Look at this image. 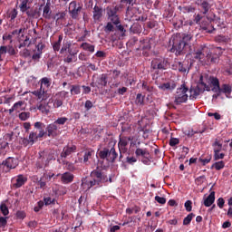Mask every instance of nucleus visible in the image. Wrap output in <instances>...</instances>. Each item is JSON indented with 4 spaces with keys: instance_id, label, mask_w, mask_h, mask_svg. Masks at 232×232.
Listing matches in <instances>:
<instances>
[{
    "instance_id": "1",
    "label": "nucleus",
    "mask_w": 232,
    "mask_h": 232,
    "mask_svg": "<svg viewBox=\"0 0 232 232\" xmlns=\"http://www.w3.org/2000/svg\"><path fill=\"white\" fill-rule=\"evenodd\" d=\"M193 39V35L191 34H186L184 36H181L180 34H177L175 35H172L169 44H172V47L170 48V52L172 53H175L179 57V55H184L188 53V50L191 48L189 46V40Z\"/></svg>"
},
{
    "instance_id": "2",
    "label": "nucleus",
    "mask_w": 232,
    "mask_h": 232,
    "mask_svg": "<svg viewBox=\"0 0 232 232\" xmlns=\"http://www.w3.org/2000/svg\"><path fill=\"white\" fill-rule=\"evenodd\" d=\"M91 180L82 181V186L84 189H92V188H101L102 184L108 182V175L104 170L97 168L91 172Z\"/></svg>"
},
{
    "instance_id": "3",
    "label": "nucleus",
    "mask_w": 232,
    "mask_h": 232,
    "mask_svg": "<svg viewBox=\"0 0 232 232\" xmlns=\"http://www.w3.org/2000/svg\"><path fill=\"white\" fill-rule=\"evenodd\" d=\"M119 10H121V6L119 5H111L106 8V15L109 22L105 26V30H113V26H116L118 30H124V27L121 24V18L117 14Z\"/></svg>"
},
{
    "instance_id": "4",
    "label": "nucleus",
    "mask_w": 232,
    "mask_h": 232,
    "mask_svg": "<svg viewBox=\"0 0 232 232\" xmlns=\"http://www.w3.org/2000/svg\"><path fill=\"white\" fill-rule=\"evenodd\" d=\"M34 128L36 130H39L38 133L37 131L33 130L29 133L28 138H22L21 144L24 148H28V146H34V144L37 142L39 139H43V137H44V123L41 121H36L34 123Z\"/></svg>"
},
{
    "instance_id": "5",
    "label": "nucleus",
    "mask_w": 232,
    "mask_h": 232,
    "mask_svg": "<svg viewBox=\"0 0 232 232\" xmlns=\"http://www.w3.org/2000/svg\"><path fill=\"white\" fill-rule=\"evenodd\" d=\"M206 56L203 60V64H207V66H211V64H217L218 61H220V57L222 56V53H224V49L222 47H216L214 49V53H211L210 51H206Z\"/></svg>"
},
{
    "instance_id": "6",
    "label": "nucleus",
    "mask_w": 232,
    "mask_h": 232,
    "mask_svg": "<svg viewBox=\"0 0 232 232\" xmlns=\"http://www.w3.org/2000/svg\"><path fill=\"white\" fill-rule=\"evenodd\" d=\"M188 92H189V88L186 85V83H183L180 85L179 88L176 90V92L174 93V102L178 106L179 104H184L185 102H188V98L189 95H188Z\"/></svg>"
},
{
    "instance_id": "7",
    "label": "nucleus",
    "mask_w": 232,
    "mask_h": 232,
    "mask_svg": "<svg viewBox=\"0 0 232 232\" xmlns=\"http://www.w3.org/2000/svg\"><path fill=\"white\" fill-rule=\"evenodd\" d=\"M40 41L37 42V38H35L33 43H35V48L34 54L32 55L33 61H39L41 59L43 53H44V50L46 48V42L44 39L39 38Z\"/></svg>"
},
{
    "instance_id": "8",
    "label": "nucleus",
    "mask_w": 232,
    "mask_h": 232,
    "mask_svg": "<svg viewBox=\"0 0 232 232\" xmlns=\"http://www.w3.org/2000/svg\"><path fill=\"white\" fill-rule=\"evenodd\" d=\"M150 68L157 72H164L168 70V61L164 58H155L150 63Z\"/></svg>"
},
{
    "instance_id": "9",
    "label": "nucleus",
    "mask_w": 232,
    "mask_h": 232,
    "mask_svg": "<svg viewBox=\"0 0 232 232\" xmlns=\"http://www.w3.org/2000/svg\"><path fill=\"white\" fill-rule=\"evenodd\" d=\"M206 52V45H200L197 50L194 51L190 47L188 50V54L192 55L193 59H196V61H199V63H204V53Z\"/></svg>"
},
{
    "instance_id": "10",
    "label": "nucleus",
    "mask_w": 232,
    "mask_h": 232,
    "mask_svg": "<svg viewBox=\"0 0 232 232\" xmlns=\"http://www.w3.org/2000/svg\"><path fill=\"white\" fill-rule=\"evenodd\" d=\"M82 10V5L81 4H77L76 1H72L69 4V14L72 19H79V14Z\"/></svg>"
},
{
    "instance_id": "11",
    "label": "nucleus",
    "mask_w": 232,
    "mask_h": 232,
    "mask_svg": "<svg viewBox=\"0 0 232 232\" xmlns=\"http://www.w3.org/2000/svg\"><path fill=\"white\" fill-rule=\"evenodd\" d=\"M61 135V130H59V127L55 123L48 124L44 130V137H50L51 139H55Z\"/></svg>"
},
{
    "instance_id": "12",
    "label": "nucleus",
    "mask_w": 232,
    "mask_h": 232,
    "mask_svg": "<svg viewBox=\"0 0 232 232\" xmlns=\"http://www.w3.org/2000/svg\"><path fill=\"white\" fill-rule=\"evenodd\" d=\"M130 140H133L132 136H120V140L118 142L120 153H126L128 151V145L130 144Z\"/></svg>"
},
{
    "instance_id": "13",
    "label": "nucleus",
    "mask_w": 232,
    "mask_h": 232,
    "mask_svg": "<svg viewBox=\"0 0 232 232\" xmlns=\"http://www.w3.org/2000/svg\"><path fill=\"white\" fill-rule=\"evenodd\" d=\"M66 97H68V92L62 91L55 94V100L53 102V108H61L63 106L64 101L66 100Z\"/></svg>"
},
{
    "instance_id": "14",
    "label": "nucleus",
    "mask_w": 232,
    "mask_h": 232,
    "mask_svg": "<svg viewBox=\"0 0 232 232\" xmlns=\"http://www.w3.org/2000/svg\"><path fill=\"white\" fill-rule=\"evenodd\" d=\"M18 35H19V42H20L18 48H24L25 46H30V44H32V38H30L31 36L24 35V31L19 30Z\"/></svg>"
},
{
    "instance_id": "15",
    "label": "nucleus",
    "mask_w": 232,
    "mask_h": 232,
    "mask_svg": "<svg viewBox=\"0 0 232 232\" xmlns=\"http://www.w3.org/2000/svg\"><path fill=\"white\" fill-rule=\"evenodd\" d=\"M27 181L28 178L23 174H20L16 178L12 179L13 188L19 189V188H23Z\"/></svg>"
},
{
    "instance_id": "16",
    "label": "nucleus",
    "mask_w": 232,
    "mask_h": 232,
    "mask_svg": "<svg viewBox=\"0 0 232 232\" xmlns=\"http://www.w3.org/2000/svg\"><path fill=\"white\" fill-rule=\"evenodd\" d=\"M43 6L44 5H41L39 7L29 9V11H27V17L29 19H39L43 14Z\"/></svg>"
},
{
    "instance_id": "17",
    "label": "nucleus",
    "mask_w": 232,
    "mask_h": 232,
    "mask_svg": "<svg viewBox=\"0 0 232 232\" xmlns=\"http://www.w3.org/2000/svg\"><path fill=\"white\" fill-rule=\"evenodd\" d=\"M53 99H49L48 102H40L37 104V110L44 113V115H48L50 113V104H53Z\"/></svg>"
},
{
    "instance_id": "18",
    "label": "nucleus",
    "mask_w": 232,
    "mask_h": 232,
    "mask_svg": "<svg viewBox=\"0 0 232 232\" xmlns=\"http://www.w3.org/2000/svg\"><path fill=\"white\" fill-rule=\"evenodd\" d=\"M2 165L5 166L7 169H15L16 166H19V160L9 157L2 162Z\"/></svg>"
},
{
    "instance_id": "19",
    "label": "nucleus",
    "mask_w": 232,
    "mask_h": 232,
    "mask_svg": "<svg viewBox=\"0 0 232 232\" xmlns=\"http://www.w3.org/2000/svg\"><path fill=\"white\" fill-rule=\"evenodd\" d=\"M32 93L34 95V97L37 98L38 101H41V102L46 101L48 99V97H50L48 95V91H46V89H43L40 87V89L32 92Z\"/></svg>"
},
{
    "instance_id": "20",
    "label": "nucleus",
    "mask_w": 232,
    "mask_h": 232,
    "mask_svg": "<svg viewBox=\"0 0 232 232\" xmlns=\"http://www.w3.org/2000/svg\"><path fill=\"white\" fill-rule=\"evenodd\" d=\"M189 99L190 101H195L197 99V97H198V95H200V93H204V89H202V87L200 86V83H198L197 86L195 87H191L189 89Z\"/></svg>"
},
{
    "instance_id": "21",
    "label": "nucleus",
    "mask_w": 232,
    "mask_h": 232,
    "mask_svg": "<svg viewBox=\"0 0 232 232\" xmlns=\"http://www.w3.org/2000/svg\"><path fill=\"white\" fill-rule=\"evenodd\" d=\"M109 32L111 35V41L113 42L124 39V37H126V30H110Z\"/></svg>"
},
{
    "instance_id": "22",
    "label": "nucleus",
    "mask_w": 232,
    "mask_h": 232,
    "mask_svg": "<svg viewBox=\"0 0 232 232\" xmlns=\"http://www.w3.org/2000/svg\"><path fill=\"white\" fill-rule=\"evenodd\" d=\"M75 151H77V146L67 145V146L63 147V151L60 154V157L62 159H66V157H70V155H72V153H75Z\"/></svg>"
},
{
    "instance_id": "23",
    "label": "nucleus",
    "mask_w": 232,
    "mask_h": 232,
    "mask_svg": "<svg viewBox=\"0 0 232 232\" xmlns=\"http://www.w3.org/2000/svg\"><path fill=\"white\" fill-rule=\"evenodd\" d=\"M57 177H61L62 184H72L75 176L71 172H64L63 174H58Z\"/></svg>"
},
{
    "instance_id": "24",
    "label": "nucleus",
    "mask_w": 232,
    "mask_h": 232,
    "mask_svg": "<svg viewBox=\"0 0 232 232\" xmlns=\"http://www.w3.org/2000/svg\"><path fill=\"white\" fill-rule=\"evenodd\" d=\"M54 176L53 173L52 174H44L40 180L38 181V186L40 189H44L46 188V182H50L52 180V178Z\"/></svg>"
},
{
    "instance_id": "25",
    "label": "nucleus",
    "mask_w": 232,
    "mask_h": 232,
    "mask_svg": "<svg viewBox=\"0 0 232 232\" xmlns=\"http://www.w3.org/2000/svg\"><path fill=\"white\" fill-rule=\"evenodd\" d=\"M231 92L232 86L230 84L224 83L221 85V87H219V90H218L217 95L220 96L222 93H224L226 97H229V95H231Z\"/></svg>"
},
{
    "instance_id": "26",
    "label": "nucleus",
    "mask_w": 232,
    "mask_h": 232,
    "mask_svg": "<svg viewBox=\"0 0 232 232\" xmlns=\"http://www.w3.org/2000/svg\"><path fill=\"white\" fill-rule=\"evenodd\" d=\"M209 82L213 86V88L211 89L212 92H214V93H218V90L220 89V81L218 80V78L210 76Z\"/></svg>"
},
{
    "instance_id": "27",
    "label": "nucleus",
    "mask_w": 232,
    "mask_h": 232,
    "mask_svg": "<svg viewBox=\"0 0 232 232\" xmlns=\"http://www.w3.org/2000/svg\"><path fill=\"white\" fill-rule=\"evenodd\" d=\"M40 88L46 90V88H50L52 86V78L51 77H43L39 81Z\"/></svg>"
},
{
    "instance_id": "28",
    "label": "nucleus",
    "mask_w": 232,
    "mask_h": 232,
    "mask_svg": "<svg viewBox=\"0 0 232 232\" xmlns=\"http://www.w3.org/2000/svg\"><path fill=\"white\" fill-rule=\"evenodd\" d=\"M213 204H215V191L210 192V194L204 200V206L206 208H211Z\"/></svg>"
},
{
    "instance_id": "29",
    "label": "nucleus",
    "mask_w": 232,
    "mask_h": 232,
    "mask_svg": "<svg viewBox=\"0 0 232 232\" xmlns=\"http://www.w3.org/2000/svg\"><path fill=\"white\" fill-rule=\"evenodd\" d=\"M42 15L44 17V19H51L52 17V8L50 7V4H46L42 7Z\"/></svg>"
},
{
    "instance_id": "30",
    "label": "nucleus",
    "mask_w": 232,
    "mask_h": 232,
    "mask_svg": "<svg viewBox=\"0 0 232 232\" xmlns=\"http://www.w3.org/2000/svg\"><path fill=\"white\" fill-rule=\"evenodd\" d=\"M117 157H119V154L117 153V151L115 150V148L112 147L110 150H109V157H108V162H115V160H117Z\"/></svg>"
},
{
    "instance_id": "31",
    "label": "nucleus",
    "mask_w": 232,
    "mask_h": 232,
    "mask_svg": "<svg viewBox=\"0 0 232 232\" xmlns=\"http://www.w3.org/2000/svg\"><path fill=\"white\" fill-rule=\"evenodd\" d=\"M93 155H95V151H93L92 150H85L83 155V163L89 164L90 159H92Z\"/></svg>"
},
{
    "instance_id": "32",
    "label": "nucleus",
    "mask_w": 232,
    "mask_h": 232,
    "mask_svg": "<svg viewBox=\"0 0 232 232\" xmlns=\"http://www.w3.org/2000/svg\"><path fill=\"white\" fill-rule=\"evenodd\" d=\"M204 20V16H202L200 14L194 15V20L188 22L189 26H193V24H198L200 26L201 22Z\"/></svg>"
},
{
    "instance_id": "33",
    "label": "nucleus",
    "mask_w": 232,
    "mask_h": 232,
    "mask_svg": "<svg viewBox=\"0 0 232 232\" xmlns=\"http://www.w3.org/2000/svg\"><path fill=\"white\" fill-rule=\"evenodd\" d=\"M178 10H179V12H181V14H193V12H195V7H193L191 5H188V6L179 5L178 7Z\"/></svg>"
},
{
    "instance_id": "34",
    "label": "nucleus",
    "mask_w": 232,
    "mask_h": 232,
    "mask_svg": "<svg viewBox=\"0 0 232 232\" xmlns=\"http://www.w3.org/2000/svg\"><path fill=\"white\" fill-rule=\"evenodd\" d=\"M102 17V9L101 7L95 5L93 8V19L95 21H99Z\"/></svg>"
},
{
    "instance_id": "35",
    "label": "nucleus",
    "mask_w": 232,
    "mask_h": 232,
    "mask_svg": "<svg viewBox=\"0 0 232 232\" xmlns=\"http://www.w3.org/2000/svg\"><path fill=\"white\" fill-rule=\"evenodd\" d=\"M80 48H82V50H84L85 52H90L91 53H93V52H95V45H92L89 43H82Z\"/></svg>"
},
{
    "instance_id": "36",
    "label": "nucleus",
    "mask_w": 232,
    "mask_h": 232,
    "mask_svg": "<svg viewBox=\"0 0 232 232\" xmlns=\"http://www.w3.org/2000/svg\"><path fill=\"white\" fill-rule=\"evenodd\" d=\"M136 157H150V151L147 149L138 148L135 150Z\"/></svg>"
},
{
    "instance_id": "37",
    "label": "nucleus",
    "mask_w": 232,
    "mask_h": 232,
    "mask_svg": "<svg viewBox=\"0 0 232 232\" xmlns=\"http://www.w3.org/2000/svg\"><path fill=\"white\" fill-rule=\"evenodd\" d=\"M24 105V102L19 101L13 105V108L16 111V113H20L21 111H24V108L23 107Z\"/></svg>"
},
{
    "instance_id": "38",
    "label": "nucleus",
    "mask_w": 232,
    "mask_h": 232,
    "mask_svg": "<svg viewBox=\"0 0 232 232\" xmlns=\"http://www.w3.org/2000/svg\"><path fill=\"white\" fill-rule=\"evenodd\" d=\"M137 43H139V39L133 37L132 39H130L129 42H127V46H130L131 48H134V50H136L137 52H139V50H140L141 47H138L137 46Z\"/></svg>"
},
{
    "instance_id": "39",
    "label": "nucleus",
    "mask_w": 232,
    "mask_h": 232,
    "mask_svg": "<svg viewBox=\"0 0 232 232\" xmlns=\"http://www.w3.org/2000/svg\"><path fill=\"white\" fill-rule=\"evenodd\" d=\"M213 168H215L217 171H220V169L226 168V162H224V160L217 161L210 167V169H213Z\"/></svg>"
},
{
    "instance_id": "40",
    "label": "nucleus",
    "mask_w": 232,
    "mask_h": 232,
    "mask_svg": "<svg viewBox=\"0 0 232 232\" xmlns=\"http://www.w3.org/2000/svg\"><path fill=\"white\" fill-rule=\"evenodd\" d=\"M198 82L199 86H202L201 88L204 90V92H211V86L204 82V75H200Z\"/></svg>"
},
{
    "instance_id": "41",
    "label": "nucleus",
    "mask_w": 232,
    "mask_h": 232,
    "mask_svg": "<svg viewBox=\"0 0 232 232\" xmlns=\"http://www.w3.org/2000/svg\"><path fill=\"white\" fill-rule=\"evenodd\" d=\"M98 84H100V86H108V75L106 73L101 74Z\"/></svg>"
},
{
    "instance_id": "42",
    "label": "nucleus",
    "mask_w": 232,
    "mask_h": 232,
    "mask_svg": "<svg viewBox=\"0 0 232 232\" xmlns=\"http://www.w3.org/2000/svg\"><path fill=\"white\" fill-rule=\"evenodd\" d=\"M199 5L203 9V12H202L203 15H206L208 14V12H209V8H211V5H209V3H208V1H206V0L201 1Z\"/></svg>"
},
{
    "instance_id": "43",
    "label": "nucleus",
    "mask_w": 232,
    "mask_h": 232,
    "mask_svg": "<svg viewBox=\"0 0 232 232\" xmlns=\"http://www.w3.org/2000/svg\"><path fill=\"white\" fill-rule=\"evenodd\" d=\"M17 9L12 8L7 11V17L10 19V21H14L15 17H17Z\"/></svg>"
},
{
    "instance_id": "44",
    "label": "nucleus",
    "mask_w": 232,
    "mask_h": 232,
    "mask_svg": "<svg viewBox=\"0 0 232 232\" xmlns=\"http://www.w3.org/2000/svg\"><path fill=\"white\" fill-rule=\"evenodd\" d=\"M212 147L214 148V153H220V151H222V143H220L218 139L215 140Z\"/></svg>"
},
{
    "instance_id": "45",
    "label": "nucleus",
    "mask_w": 232,
    "mask_h": 232,
    "mask_svg": "<svg viewBox=\"0 0 232 232\" xmlns=\"http://www.w3.org/2000/svg\"><path fill=\"white\" fill-rule=\"evenodd\" d=\"M71 95H80L81 93V85L74 84L71 85Z\"/></svg>"
},
{
    "instance_id": "46",
    "label": "nucleus",
    "mask_w": 232,
    "mask_h": 232,
    "mask_svg": "<svg viewBox=\"0 0 232 232\" xmlns=\"http://www.w3.org/2000/svg\"><path fill=\"white\" fill-rule=\"evenodd\" d=\"M141 90L147 93H153V86L148 84V82H142Z\"/></svg>"
},
{
    "instance_id": "47",
    "label": "nucleus",
    "mask_w": 232,
    "mask_h": 232,
    "mask_svg": "<svg viewBox=\"0 0 232 232\" xmlns=\"http://www.w3.org/2000/svg\"><path fill=\"white\" fill-rule=\"evenodd\" d=\"M44 155H45V159H47V160L49 162H52V160H55V153L52 150H44Z\"/></svg>"
},
{
    "instance_id": "48",
    "label": "nucleus",
    "mask_w": 232,
    "mask_h": 232,
    "mask_svg": "<svg viewBox=\"0 0 232 232\" xmlns=\"http://www.w3.org/2000/svg\"><path fill=\"white\" fill-rule=\"evenodd\" d=\"M30 7L28 6V3L26 1H23L20 5V10L23 14H26L28 15V11H30Z\"/></svg>"
},
{
    "instance_id": "49",
    "label": "nucleus",
    "mask_w": 232,
    "mask_h": 232,
    "mask_svg": "<svg viewBox=\"0 0 232 232\" xmlns=\"http://www.w3.org/2000/svg\"><path fill=\"white\" fill-rule=\"evenodd\" d=\"M216 43H229V37L226 35L219 34L215 37Z\"/></svg>"
},
{
    "instance_id": "50",
    "label": "nucleus",
    "mask_w": 232,
    "mask_h": 232,
    "mask_svg": "<svg viewBox=\"0 0 232 232\" xmlns=\"http://www.w3.org/2000/svg\"><path fill=\"white\" fill-rule=\"evenodd\" d=\"M110 150L109 149H103L102 150H100L99 157L100 159L103 160L106 159L108 160Z\"/></svg>"
},
{
    "instance_id": "51",
    "label": "nucleus",
    "mask_w": 232,
    "mask_h": 232,
    "mask_svg": "<svg viewBox=\"0 0 232 232\" xmlns=\"http://www.w3.org/2000/svg\"><path fill=\"white\" fill-rule=\"evenodd\" d=\"M195 217L194 213L188 214L184 219H183V226H189L191 224V221L193 220V218Z\"/></svg>"
},
{
    "instance_id": "52",
    "label": "nucleus",
    "mask_w": 232,
    "mask_h": 232,
    "mask_svg": "<svg viewBox=\"0 0 232 232\" xmlns=\"http://www.w3.org/2000/svg\"><path fill=\"white\" fill-rule=\"evenodd\" d=\"M178 70L181 73H186L188 72V64H186L182 62H179L178 63Z\"/></svg>"
},
{
    "instance_id": "53",
    "label": "nucleus",
    "mask_w": 232,
    "mask_h": 232,
    "mask_svg": "<svg viewBox=\"0 0 232 232\" xmlns=\"http://www.w3.org/2000/svg\"><path fill=\"white\" fill-rule=\"evenodd\" d=\"M0 211L2 215H4V217H7V215L10 214V210L8 209V207L5 203H2L0 205Z\"/></svg>"
},
{
    "instance_id": "54",
    "label": "nucleus",
    "mask_w": 232,
    "mask_h": 232,
    "mask_svg": "<svg viewBox=\"0 0 232 232\" xmlns=\"http://www.w3.org/2000/svg\"><path fill=\"white\" fill-rule=\"evenodd\" d=\"M68 121V118L66 117H61L58 118L56 121H54L53 123H54L56 126H64V124H66V122Z\"/></svg>"
},
{
    "instance_id": "55",
    "label": "nucleus",
    "mask_w": 232,
    "mask_h": 232,
    "mask_svg": "<svg viewBox=\"0 0 232 232\" xmlns=\"http://www.w3.org/2000/svg\"><path fill=\"white\" fill-rule=\"evenodd\" d=\"M38 159H40L42 160V162L45 165V166H50V161L46 159L44 151H41L39 152V157Z\"/></svg>"
},
{
    "instance_id": "56",
    "label": "nucleus",
    "mask_w": 232,
    "mask_h": 232,
    "mask_svg": "<svg viewBox=\"0 0 232 232\" xmlns=\"http://www.w3.org/2000/svg\"><path fill=\"white\" fill-rule=\"evenodd\" d=\"M135 103L138 106H144V96L141 93L137 94Z\"/></svg>"
},
{
    "instance_id": "57",
    "label": "nucleus",
    "mask_w": 232,
    "mask_h": 232,
    "mask_svg": "<svg viewBox=\"0 0 232 232\" xmlns=\"http://www.w3.org/2000/svg\"><path fill=\"white\" fill-rule=\"evenodd\" d=\"M30 116H31V113L30 111H24V112H21L19 115H18V118L20 119V121H28L30 119Z\"/></svg>"
},
{
    "instance_id": "58",
    "label": "nucleus",
    "mask_w": 232,
    "mask_h": 232,
    "mask_svg": "<svg viewBox=\"0 0 232 232\" xmlns=\"http://www.w3.org/2000/svg\"><path fill=\"white\" fill-rule=\"evenodd\" d=\"M36 169H44V168H48L41 160L40 158L37 159L35 163Z\"/></svg>"
},
{
    "instance_id": "59",
    "label": "nucleus",
    "mask_w": 232,
    "mask_h": 232,
    "mask_svg": "<svg viewBox=\"0 0 232 232\" xmlns=\"http://www.w3.org/2000/svg\"><path fill=\"white\" fill-rule=\"evenodd\" d=\"M8 224V217H0V227L3 229Z\"/></svg>"
},
{
    "instance_id": "60",
    "label": "nucleus",
    "mask_w": 232,
    "mask_h": 232,
    "mask_svg": "<svg viewBox=\"0 0 232 232\" xmlns=\"http://www.w3.org/2000/svg\"><path fill=\"white\" fill-rule=\"evenodd\" d=\"M169 144L171 148H175V146L180 144V140L179 138H170Z\"/></svg>"
},
{
    "instance_id": "61",
    "label": "nucleus",
    "mask_w": 232,
    "mask_h": 232,
    "mask_svg": "<svg viewBox=\"0 0 232 232\" xmlns=\"http://www.w3.org/2000/svg\"><path fill=\"white\" fill-rule=\"evenodd\" d=\"M211 159H212V156L211 155H208L207 156V158H199V162L202 163L203 166H206V164H209V162H211Z\"/></svg>"
},
{
    "instance_id": "62",
    "label": "nucleus",
    "mask_w": 232,
    "mask_h": 232,
    "mask_svg": "<svg viewBox=\"0 0 232 232\" xmlns=\"http://www.w3.org/2000/svg\"><path fill=\"white\" fill-rule=\"evenodd\" d=\"M160 90H162L163 92H166V90H171V83L166 82L162 83L161 85L159 86Z\"/></svg>"
},
{
    "instance_id": "63",
    "label": "nucleus",
    "mask_w": 232,
    "mask_h": 232,
    "mask_svg": "<svg viewBox=\"0 0 232 232\" xmlns=\"http://www.w3.org/2000/svg\"><path fill=\"white\" fill-rule=\"evenodd\" d=\"M84 108L86 111H90L93 108V102L90 100H87L84 103Z\"/></svg>"
},
{
    "instance_id": "64",
    "label": "nucleus",
    "mask_w": 232,
    "mask_h": 232,
    "mask_svg": "<svg viewBox=\"0 0 232 232\" xmlns=\"http://www.w3.org/2000/svg\"><path fill=\"white\" fill-rule=\"evenodd\" d=\"M45 206H50V204H55V198L52 199L51 197L44 198Z\"/></svg>"
}]
</instances>
